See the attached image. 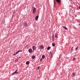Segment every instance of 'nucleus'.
<instances>
[{"label":"nucleus","mask_w":80,"mask_h":80,"mask_svg":"<svg viewBox=\"0 0 80 80\" xmlns=\"http://www.w3.org/2000/svg\"><path fill=\"white\" fill-rule=\"evenodd\" d=\"M36 12V8H34L32 10V13H35Z\"/></svg>","instance_id":"obj_1"},{"label":"nucleus","mask_w":80,"mask_h":80,"mask_svg":"<svg viewBox=\"0 0 80 80\" xmlns=\"http://www.w3.org/2000/svg\"><path fill=\"white\" fill-rule=\"evenodd\" d=\"M28 52L29 53H32V49L30 48L28 49Z\"/></svg>","instance_id":"obj_2"},{"label":"nucleus","mask_w":80,"mask_h":80,"mask_svg":"<svg viewBox=\"0 0 80 80\" xmlns=\"http://www.w3.org/2000/svg\"><path fill=\"white\" fill-rule=\"evenodd\" d=\"M56 1L59 4H60L61 3V1H60V0H56Z\"/></svg>","instance_id":"obj_3"},{"label":"nucleus","mask_w":80,"mask_h":80,"mask_svg":"<svg viewBox=\"0 0 80 80\" xmlns=\"http://www.w3.org/2000/svg\"><path fill=\"white\" fill-rule=\"evenodd\" d=\"M38 17H39L38 16V15H37L36 17H35V19L37 21L38 20Z\"/></svg>","instance_id":"obj_4"},{"label":"nucleus","mask_w":80,"mask_h":80,"mask_svg":"<svg viewBox=\"0 0 80 80\" xmlns=\"http://www.w3.org/2000/svg\"><path fill=\"white\" fill-rule=\"evenodd\" d=\"M32 48L33 50H35V49H36V47H35V46H33Z\"/></svg>","instance_id":"obj_5"},{"label":"nucleus","mask_w":80,"mask_h":80,"mask_svg":"<svg viewBox=\"0 0 80 80\" xmlns=\"http://www.w3.org/2000/svg\"><path fill=\"white\" fill-rule=\"evenodd\" d=\"M27 22H26L24 23V26L25 27H27Z\"/></svg>","instance_id":"obj_6"},{"label":"nucleus","mask_w":80,"mask_h":80,"mask_svg":"<svg viewBox=\"0 0 80 80\" xmlns=\"http://www.w3.org/2000/svg\"><path fill=\"white\" fill-rule=\"evenodd\" d=\"M52 41H54V39H55L54 38V36L53 35L52 36Z\"/></svg>","instance_id":"obj_7"},{"label":"nucleus","mask_w":80,"mask_h":80,"mask_svg":"<svg viewBox=\"0 0 80 80\" xmlns=\"http://www.w3.org/2000/svg\"><path fill=\"white\" fill-rule=\"evenodd\" d=\"M40 48L41 49H43V45H42L40 47Z\"/></svg>","instance_id":"obj_8"},{"label":"nucleus","mask_w":80,"mask_h":80,"mask_svg":"<svg viewBox=\"0 0 80 80\" xmlns=\"http://www.w3.org/2000/svg\"><path fill=\"white\" fill-rule=\"evenodd\" d=\"M29 63H30V62H29V61H27L26 62V65H28Z\"/></svg>","instance_id":"obj_9"},{"label":"nucleus","mask_w":80,"mask_h":80,"mask_svg":"<svg viewBox=\"0 0 80 80\" xmlns=\"http://www.w3.org/2000/svg\"><path fill=\"white\" fill-rule=\"evenodd\" d=\"M63 28H64V29H65L66 30H68V29L66 27H65V26H62Z\"/></svg>","instance_id":"obj_10"},{"label":"nucleus","mask_w":80,"mask_h":80,"mask_svg":"<svg viewBox=\"0 0 80 80\" xmlns=\"http://www.w3.org/2000/svg\"><path fill=\"white\" fill-rule=\"evenodd\" d=\"M45 55H42V58L43 59H44V58H45Z\"/></svg>","instance_id":"obj_11"},{"label":"nucleus","mask_w":80,"mask_h":80,"mask_svg":"<svg viewBox=\"0 0 80 80\" xmlns=\"http://www.w3.org/2000/svg\"><path fill=\"white\" fill-rule=\"evenodd\" d=\"M35 58V56L33 55L32 56V59H34Z\"/></svg>","instance_id":"obj_12"},{"label":"nucleus","mask_w":80,"mask_h":80,"mask_svg":"<svg viewBox=\"0 0 80 80\" xmlns=\"http://www.w3.org/2000/svg\"><path fill=\"white\" fill-rule=\"evenodd\" d=\"M17 71H18V69L16 70L15 72H16V73H18V72H17Z\"/></svg>","instance_id":"obj_13"},{"label":"nucleus","mask_w":80,"mask_h":80,"mask_svg":"<svg viewBox=\"0 0 80 80\" xmlns=\"http://www.w3.org/2000/svg\"><path fill=\"white\" fill-rule=\"evenodd\" d=\"M50 47H48V48H47V50H50Z\"/></svg>","instance_id":"obj_14"},{"label":"nucleus","mask_w":80,"mask_h":80,"mask_svg":"<svg viewBox=\"0 0 80 80\" xmlns=\"http://www.w3.org/2000/svg\"><path fill=\"white\" fill-rule=\"evenodd\" d=\"M52 47H55V43H52Z\"/></svg>","instance_id":"obj_15"},{"label":"nucleus","mask_w":80,"mask_h":80,"mask_svg":"<svg viewBox=\"0 0 80 80\" xmlns=\"http://www.w3.org/2000/svg\"><path fill=\"white\" fill-rule=\"evenodd\" d=\"M55 38H57V33H56L55 34Z\"/></svg>","instance_id":"obj_16"},{"label":"nucleus","mask_w":80,"mask_h":80,"mask_svg":"<svg viewBox=\"0 0 80 80\" xmlns=\"http://www.w3.org/2000/svg\"><path fill=\"white\" fill-rule=\"evenodd\" d=\"M19 53V51H17L15 52L16 55V54H17V53Z\"/></svg>","instance_id":"obj_17"},{"label":"nucleus","mask_w":80,"mask_h":80,"mask_svg":"<svg viewBox=\"0 0 80 80\" xmlns=\"http://www.w3.org/2000/svg\"><path fill=\"white\" fill-rule=\"evenodd\" d=\"M15 73H16V72H14L12 74V75H13L15 74Z\"/></svg>","instance_id":"obj_18"},{"label":"nucleus","mask_w":80,"mask_h":80,"mask_svg":"<svg viewBox=\"0 0 80 80\" xmlns=\"http://www.w3.org/2000/svg\"><path fill=\"white\" fill-rule=\"evenodd\" d=\"M42 58H41L40 59V62H42Z\"/></svg>","instance_id":"obj_19"},{"label":"nucleus","mask_w":80,"mask_h":80,"mask_svg":"<svg viewBox=\"0 0 80 80\" xmlns=\"http://www.w3.org/2000/svg\"><path fill=\"white\" fill-rule=\"evenodd\" d=\"M78 46L77 48H76L75 51H76L77 49H78Z\"/></svg>","instance_id":"obj_20"},{"label":"nucleus","mask_w":80,"mask_h":80,"mask_svg":"<svg viewBox=\"0 0 80 80\" xmlns=\"http://www.w3.org/2000/svg\"><path fill=\"white\" fill-rule=\"evenodd\" d=\"M72 75H73L74 76H75V73H72Z\"/></svg>","instance_id":"obj_21"},{"label":"nucleus","mask_w":80,"mask_h":80,"mask_svg":"<svg viewBox=\"0 0 80 80\" xmlns=\"http://www.w3.org/2000/svg\"><path fill=\"white\" fill-rule=\"evenodd\" d=\"M73 60L74 61H75V58H73Z\"/></svg>","instance_id":"obj_22"},{"label":"nucleus","mask_w":80,"mask_h":80,"mask_svg":"<svg viewBox=\"0 0 80 80\" xmlns=\"http://www.w3.org/2000/svg\"><path fill=\"white\" fill-rule=\"evenodd\" d=\"M39 68H40L39 67H38V70H39Z\"/></svg>","instance_id":"obj_23"},{"label":"nucleus","mask_w":80,"mask_h":80,"mask_svg":"<svg viewBox=\"0 0 80 80\" xmlns=\"http://www.w3.org/2000/svg\"><path fill=\"white\" fill-rule=\"evenodd\" d=\"M18 51H19V52H22V51H21V50H20Z\"/></svg>","instance_id":"obj_24"},{"label":"nucleus","mask_w":80,"mask_h":80,"mask_svg":"<svg viewBox=\"0 0 80 80\" xmlns=\"http://www.w3.org/2000/svg\"><path fill=\"white\" fill-rule=\"evenodd\" d=\"M26 47H27V48H28V46L27 45L26 46Z\"/></svg>","instance_id":"obj_25"},{"label":"nucleus","mask_w":80,"mask_h":80,"mask_svg":"<svg viewBox=\"0 0 80 80\" xmlns=\"http://www.w3.org/2000/svg\"><path fill=\"white\" fill-rule=\"evenodd\" d=\"M49 55H50V54H51V52H50L49 53Z\"/></svg>","instance_id":"obj_26"},{"label":"nucleus","mask_w":80,"mask_h":80,"mask_svg":"<svg viewBox=\"0 0 80 80\" xmlns=\"http://www.w3.org/2000/svg\"><path fill=\"white\" fill-rule=\"evenodd\" d=\"M16 55V54L15 53H14V54H13V55Z\"/></svg>","instance_id":"obj_27"},{"label":"nucleus","mask_w":80,"mask_h":80,"mask_svg":"<svg viewBox=\"0 0 80 80\" xmlns=\"http://www.w3.org/2000/svg\"><path fill=\"white\" fill-rule=\"evenodd\" d=\"M73 48V47H72V49H71V50H72V48Z\"/></svg>","instance_id":"obj_28"},{"label":"nucleus","mask_w":80,"mask_h":80,"mask_svg":"<svg viewBox=\"0 0 80 80\" xmlns=\"http://www.w3.org/2000/svg\"><path fill=\"white\" fill-rule=\"evenodd\" d=\"M52 53H51V56H52Z\"/></svg>","instance_id":"obj_29"},{"label":"nucleus","mask_w":80,"mask_h":80,"mask_svg":"<svg viewBox=\"0 0 80 80\" xmlns=\"http://www.w3.org/2000/svg\"><path fill=\"white\" fill-rule=\"evenodd\" d=\"M79 8H80V6L79 7Z\"/></svg>","instance_id":"obj_30"},{"label":"nucleus","mask_w":80,"mask_h":80,"mask_svg":"<svg viewBox=\"0 0 80 80\" xmlns=\"http://www.w3.org/2000/svg\"><path fill=\"white\" fill-rule=\"evenodd\" d=\"M19 58H20V57H19Z\"/></svg>","instance_id":"obj_31"},{"label":"nucleus","mask_w":80,"mask_h":80,"mask_svg":"<svg viewBox=\"0 0 80 80\" xmlns=\"http://www.w3.org/2000/svg\"><path fill=\"white\" fill-rule=\"evenodd\" d=\"M76 17H77V15H76Z\"/></svg>","instance_id":"obj_32"},{"label":"nucleus","mask_w":80,"mask_h":80,"mask_svg":"<svg viewBox=\"0 0 80 80\" xmlns=\"http://www.w3.org/2000/svg\"><path fill=\"white\" fill-rule=\"evenodd\" d=\"M78 25H80V24H79Z\"/></svg>","instance_id":"obj_33"},{"label":"nucleus","mask_w":80,"mask_h":80,"mask_svg":"<svg viewBox=\"0 0 80 80\" xmlns=\"http://www.w3.org/2000/svg\"><path fill=\"white\" fill-rule=\"evenodd\" d=\"M60 58V57H59V58Z\"/></svg>","instance_id":"obj_34"},{"label":"nucleus","mask_w":80,"mask_h":80,"mask_svg":"<svg viewBox=\"0 0 80 80\" xmlns=\"http://www.w3.org/2000/svg\"><path fill=\"white\" fill-rule=\"evenodd\" d=\"M60 58V57H59V58Z\"/></svg>","instance_id":"obj_35"},{"label":"nucleus","mask_w":80,"mask_h":80,"mask_svg":"<svg viewBox=\"0 0 80 80\" xmlns=\"http://www.w3.org/2000/svg\"><path fill=\"white\" fill-rule=\"evenodd\" d=\"M72 77H73V76H72Z\"/></svg>","instance_id":"obj_36"}]
</instances>
